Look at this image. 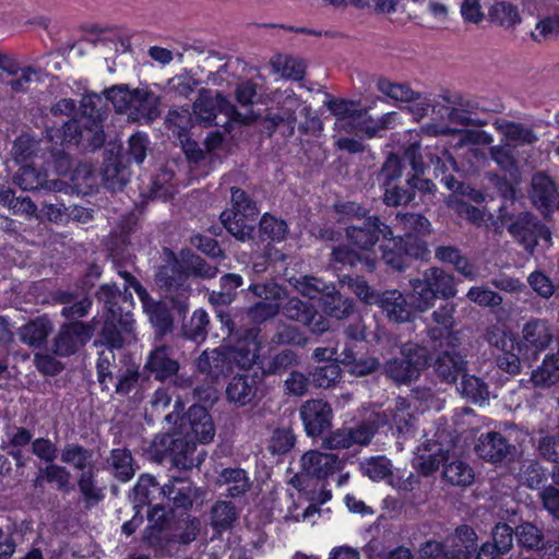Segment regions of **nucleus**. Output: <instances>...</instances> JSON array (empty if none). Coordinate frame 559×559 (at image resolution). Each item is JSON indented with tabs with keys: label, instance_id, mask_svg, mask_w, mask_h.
I'll return each instance as SVG.
<instances>
[{
	"label": "nucleus",
	"instance_id": "nucleus-1",
	"mask_svg": "<svg viewBox=\"0 0 559 559\" xmlns=\"http://www.w3.org/2000/svg\"><path fill=\"white\" fill-rule=\"evenodd\" d=\"M417 412L413 403L399 396L394 406L384 412H372L353 426H342L322 439L328 450H346L352 447H365L370 443L380 427L389 425L399 435H413L416 429Z\"/></svg>",
	"mask_w": 559,
	"mask_h": 559
},
{
	"label": "nucleus",
	"instance_id": "nucleus-2",
	"mask_svg": "<svg viewBox=\"0 0 559 559\" xmlns=\"http://www.w3.org/2000/svg\"><path fill=\"white\" fill-rule=\"evenodd\" d=\"M258 335V329H247L243 338L234 346L204 350L195 361L198 371L211 381H218L236 370H249L259 356Z\"/></svg>",
	"mask_w": 559,
	"mask_h": 559
},
{
	"label": "nucleus",
	"instance_id": "nucleus-3",
	"mask_svg": "<svg viewBox=\"0 0 559 559\" xmlns=\"http://www.w3.org/2000/svg\"><path fill=\"white\" fill-rule=\"evenodd\" d=\"M218 267L206 262L200 255L191 254L185 260V265L178 261L162 265L156 275L155 283L163 292L165 298L169 299L173 307L185 314L189 308L191 286L188 283L189 276L210 280L217 275Z\"/></svg>",
	"mask_w": 559,
	"mask_h": 559
},
{
	"label": "nucleus",
	"instance_id": "nucleus-4",
	"mask_svg": "<svg viewBox=\"0 0 559 559\" xmlns=\"http://www.w3.org/2000/svg\"><path fill=\"white\" fill-rule=\"evenodd\" d=\"M63 464L80 471L78 487L87 506H94L104 499L103 490L95 480L94 451L78 442L66 443L60 452Z\"/></svg>",
	"mask_w": 559,
	"mask_h": 559
},
{
	"label": "nucleus",
	"instance_id": "nucleus-5",
	"mask_svg": "<svg viewBox=\"0 0 559 559\" xmlns=\"http://www.w3.org/2000/svg\"><path fill=\"white\" fill-rule=\"evenodd\" d=\"M56 136L61 139L62 144H73L88 152H94L105 143L103 124L98 115L94 114L93 107L90 115L83 112L79 119L66 122L62 130L56 131Z\"/></svg>",
	"mask_w": 559,
	"mask_h": 559
},
{
	"label": "nucleus",
	"instance_id": "nucleus-6",
	"mask_svg": "<svg viewBox=\"0 0 559 559\" xmlns=\"http://www.w3.org/2000/svg\"><path fill=\"white\" fill-rule=\"evenodd\" d=\"M297 111L306 119L298 126L302 134H316L322 130V122L312 114L311 107L302 103L293 91L286 90L278 100L277 112L275 114L278 115L280 118H283L284 126L286 127L285 134L287 136H292L295 132Z\"/></svg>",
	"mask_w": 559,
	"mask_h": 559
},
{
	"label": "nucleus",
	"instance_id": "nucleus-7",
	"mask_svg": "<svg viewBox=\"0 0 559 559\" xmlns=\"http://www.w3.org/2000/svg\"><path fill=\"white\" fill-rule=\"evenodd\" d=\"M195 118L205 127H225L229 121H239L240 114L222 94L213 97L210 92L203 91L193 104Z\"/></svg>",
	"mask_w": 559,
	"mask_h": 559
},
{
	"label": "nucleus",
	"instance_id": "nucleus-8",
	"mask_svg": "<svg viewBox=\"0 0 559 559\" xmlns=\"http://www.w3.org/2000/svg\"><path fill=\"white\" fill-rule=\"evenodd\" d=\"M508 231L531 253L539 240H544L547 246L550 245V230L536 216L530 213L520 214L508 226Z\"/></svg>",
	"mask_w": 559,
	"mask_h": 559
},
{
	"label": "nucleus",
	"instance_id": "nucleus-9",
	"mask_svg": "<svg viewBox=\"0 0 559 559\" xmlns=\"http://www.w3.org/2000/svg\"><path fill=\"white\" fill-rule=\"evenodd\" d=\"M345 235L353 246L369 251L377 245L380 238L388 239L391 237L392 229L381 222L378 216H368L358 224L347 226Z\"/></svg>",
	"mask_w": 559,
	"mask_h": 559
},
{
	"label": "nucleus",
	"instance_id": "nucleus-10",
	"mask_svg": "<svg viewBox=\"0 0 559 559\" xmlns=\"http://www.w3.org/2000/svg\"><path fill=\"white\" fill-rule=\"evenodd\" d=\"M475 452L484 461L498 465L513 461L518 451L501 432L488 431L479 436Z\"/></svg>",
	"mask_w": 559,
	"mask_h": 559
},
{
	"label": "nucleus",
	"instance_id": "nucleus-11",
	"mask_svg": "<svg viewBox=\"0 0 559 559\" xmlns=\"http://www.w3.org/2000/svg\"><path fill=\"white\" fill-rule=\"evenodd\" d=\"M282 314L288 320L299 322L313 334H322L330 329L329 321L316 307L298 297H289L281 305Z\"/></svg>",
	"mask_w": 559,
	"mask_h": 559
},
{
	"label": "nucleus",
	"instance_id": "nucleus-12",
	"mask_svg": "<svg viewBox=\"0 0 559 559\" xmlns=\"http://www.w3.org/2000/svg\"><path fill=\"white\" fill-rule=\"evenodd\" d=\"M522 342L516 344L518 350L525 359H536L554 340L551 325L546 320L532 319L522 329Z\"/></svg>",
	"mask_w": 559,
	"mask_h": 559
},
{
	"label": "nucleus",
	"instance_id": "nucleus-13",
	"mask_svg": "<svg viewBox=\"0 0 559 559\" xmlns=\"http://www.w3.org/2000/svg\"><path fill=\"white\" fill-rule=\"evenodd\" d=\"M94 326L91 323L74 321L61 325L59 333L55 337V353L66 357L76 353L93 336Z\"/></svg>",
	"mask_w": 559,
	"mask_h": 559
},
{
	"label": "nucleus",
	"instance_id": "nucleus-14",
	"mask_svg": "<svg viewBox=\"0 0 559 559\" xmlns=\"http://www.w3.org/2000/svg\"><path fill=\"white\" fill-rule=\"evenodd\" d=\"M181 433L193 439L197 443H207L215 436V427L211 415L205 407L192 405L187 414L180 418Z\"/></svg>",
	"mask_w": 559,
	"mask_h": 559
},
{
	"label": "nucleus",
	"instance_id": "nucleus-15",
	"mask_svg": "<svg viewBox=\"0 0 559 559\" xmlns=\"http://www.w3.org/2000/svg\"><path fill=\"white\" fill-rule=\"evenodd\" d=\"M377 87L390 98L409 104L408 108L416 119L426 116L431 106L430 99L426 95L413 91L407 84L392 83L381 78L377 82Z\"/></svg>",
	"mask_w": 559,
	"mask_h": 559
},
{
	"label": "nucleus",
	"instance_id": "nucleus-16",
	"mask_svg": "<svg viewBox=\"0 0 559 559\" xmlns=\"http://www.w3.org/2000/svg\"><path fill=\"white\" fill-rule=\"evenodd\" d=\"M147 516L151 524L144 531V542L154 549H164L174 544L173 520L167 516L165 508L156 504Z\"/></svg>",
	"mask_w": 559,
	"mask_h": 559
},
{
	"label": "nucleus",
	"instance_id": "nucleus-17",
	"mask_svg": "<svg viewBox=\"0 0 559 559\" xmlns=\"http://www.w3.org/2000/svg\"><path fill=\"white\" fill-rule=\"evenodd\" d=\"M389 119L390 115H384L380 119L374 120L368 114L367 109L357 108L354 112L346 116V118L336 119L334 129L345 133H365L369 138H372L379 130L386 127Z\"/></svg>",
	"mask_w": 559,
	"mask_h": 559
},
{
	"label": "nucleus",
	"instance_id": "nucleus-18",
	"mask_svg": "<svg viewBox=\"0 0 559 559\" xmlns=\"http://www.w3.org/2000/svg\"><path fill=\"white\" fill-rule=\"evenodd\" d=\"M300 417L309 436H319L331 426L333 411L323 400H309L300 407Z\"/></svg>",
	"mask_w": 559,
	"mask_h": 559
},
{
	"label": "nucleus",
	"instance_id": "nucleus-19",
	"mask_svg": "<svg viewBox=\"0 0 559 559\" xmlns=\"http://www.w3.org/2000/svg\"><path fill=\"white\" fill-rule=\"evenodd\" d=\"M13 182L24 191L59 192L66 188L63 181L48 179L46 171L36 169L32 165L21 166L13 177Z\"/></svg>",
	"mask_w": 559,
	"mask_h": 559
},
{
	"label": "nucleus",
	"instance_id": "nucleus-20",
	"mask_svg": "<svg viewBox=\"0 0 559 559\" xmlns=\"http://www.w3.org/2000/svg\"><path fill=\"white\" fill-rule=\"evenodd\" d=\"M160 493L171 501L174 508L189 510L202 495V490L192 485L188 478L171 477L160 487Z\"/></svg>",
	"mask_w": 559,
	"mask_h": 559
},
{
	"label": "nucleus",
	"instance_id": "nucleus-21",
	"mask_svg": "<svg viewBox=\"0 0 559 559\" xmlns=\"http://www.w3.org/2000/svg\"><path fill=\"white\" fill-rule=\"evenodd\" d=\"M376 304L379 305L391 322L406 323L414 320V305L409 304L397 289L382 293Z\"/></svg>",
	"mask_w": 559,
	"mask_h": 559
},
{
	"label": "nucleus",
	"instance_id": "nucleus-22",
	"mask_svg": "<svg viewBox=\"0 0 559 559\" xmlns=\"http://www.w3.org/2000/svg\"><path fill=\"white\" fill-rule=\"evenodd\" d=\"M144 370L155 380L165 382L178 373L179 362L171 357V349L166 345L156 346L150 352Z\"/></svg>",
	"mask_w": 559,
	"mask_h": 559
},
{
	"label": "nucleus",
	"instance_id": "nucleus-23",
	"mask_svg": "<svg viewBox=\"0 0 559 559\" xmlns=\"http://www.w3.org/2000/svg\"><path fill=\"white\" fill-rule=\"evenodd\" d=\"M343 460L336 454L319 451L306 452L301 457L302 471L312 477L326 478L343 467Z\"/></svg>",
	"mask_w": 559,
	"mask_h": 559
},
{
	"label": "nucleus",
	"instance_id": "nucleus-24",
	"mask_svg": "<svg viewBox=\"0 0 559 559\" xmlns=\"http://www.w3.org/2000/svg\"><path fill=\"white\" fill-rule=\"evenodd\" d=\"M467 368L465 358L455 350V347H450L440 352L433 362V370L437 377L445 383H455L457 378L462 376Z\"/></svg>",
	"mask_w": 559,
	"mask_h": 559
},
{
	"label": "nucleus",
	"instance_id": "nucleus-25",
	"mask_svg": "<svg viewBox=\"0 0 559 559\" xmlns=\"http://www.w3.org/2000/svg\"><path fill=\"white\" fill-rule=\"evenodd\" d=\"M450 459V451L444 450L437 442H426L417 449L414 459V466L424 476H429L437 472L440 466L444 467V463Z\"/></svg>",
	"mask_w": 559,
	"mask_h": 559
},
{
	"label": "nucleus",
	"instance_id": "nucleus-26",
	"mask_svg": "<svg viewBox=\"0 0 559 559\" xmlns=\"http://www.w3.org/2000/svg\"><path fill=\"white\" fill-rule=\"evenodd\" d=\"M258 384L254 377L248 373L235 376L226 386V399L236 407L249 405L255 397Z\"/></svg>",
	"mask_w": 559,
	"mask_h": 559
},
{
	"label": "nucleus",
	"instance_id": "nucleus-27",
	"mask_svg": "<svg viewBox=\"0 0 559 559\" xmlns=\"http://www.w3.org/2000/svg\"><path fill=\"white\" fill-rule=\"evenodd\" d=\"M531 199L536 207L550 211L559 200L555 182L543 173L536 174L532 179Z\"/></svg>",
	"mask_w": 559,
	"mask_h": 559
},
{
	"label": "nucleus",
	"instance_id": "nucleus-28",
	"mask_svg": "<svg viewBox=\"0 0 559 559\" xmlns=\"http://www.w3.org/2000/svg\"><path fill=\"white\" fill-rule=\"evenodd\" d=\"M257 218L229 209L223 211L219 215V219L226 230L240 241L252 238Z\"/></svg>",
	"mask_w": 559,
	"mask_h": 559
},
{
	"label": "nucleus",
	"instance_id": "nucleus-29",
	"mask_svg": "<svg viewBox=\"0 0 559 559\" xmlns=\"http://www.w3.org/2000/svg\"><path fill=\"white\" fill-rule=\"evenodd\" d=\"M139 368L134 365L124 366L117 370L115 393L120 396H130L134 400H142L143 383Z\"/></svg>",
	"mask_w": 559,
	"mask_h": 559
},
{
	"label": "nucleus",
	"instance_id": "nucleus-30",
	"mask_svg": "<svg viewBox=\"0 0 559 559\" xmlns=\"http://www.w3.org/2000/svg\"><path fill=\"white\" fill-rule=\"evenodd\" d=\"M144 312L155 329L157 337H163L173 329V317L167 306L154 300L146 292L145 298H140Z\"/></svg>",
	"mask_w": 559,
	"mask_h": 559
},
{
	"label": "nucleus",
	"instance_id": "nucleus-31",
	"mask_svg": "<svg viewBox=\"0 0 559 559\" xmlns=\"http://www.w3.org/2000/svg\"><path fill=\"white\" fill-rule=\"evenodd\" d=\"M493 126L504 140L514 145H532L538 141V136L532 127L513 122L507 119H496Z\"/></svg>",
	"mask_w": 559,
	"mask_h": 559
},
{
	"label": "nucleus",
	"instance_id": "nucleus-32",
	"mask_svg": "<svg viewBox=\"0 0 559 559\" xmlns=\"http://www.w3.org/2000/svg\"><path fill=\"white\" fill-rule=\"evenodd\" d=\"M158 97L147 90L136 88L129 116L136 121H152L158 117Z\"/></svg>",
	"mask_w": 559,
	"mask_h": 559
},
{
	"label": "nucleus",
	"instance_id": "nucleus-33",
	"mask_svg": "<svg viewBox=\"0 0 559 559\" xmlns=\"http://www.w3.org/2000/svg\"><path fill=\"white\" fill-rule=\"evenodd\" d=\"M435 258L454 266L456 272L467 280L477 277V269L469 259L455 246H438L435 250Z\"/></svg>",
	"mask_w": 559,
	"mask_h": 559
},
{
	"label": "nucleus",
	"instance_id": "nucleus-34",
	"mask_svg": "<svg viewBox=\"0 0 559 559\" xmlns=\"http://www.w3.org/2000/svg\"><path fill=\"white\" fill-rule=\"evenodd\" d=\"M107 469L119 481L127 483L135 474V465L130 450L126 448L112 449L106 459Z\"/></svg>",
	"mask_w": 559,
	"mask_h": 559
},
{
	"label": "nucleus",
	"instance_id": "nucleus-35",
	"mask_svg": "<svg viewBox=\"0 0 559 559\" xmlns=\"http://www.w3.org/2000/svg\"><path fill=\"white\" fill-rule=\"evenodd\" d=\"M52 331V323L46 317H38L19 329L20 341L32 347H40Z\"/></svg>",
	"mask_w": 559,
	"mask_h": 559
},
{
	"label": "nucleus",
	"instance_id": "nucleus-36",
	"mask_svg": "<svg viewBox=\"0 0 559 559\" xmlns=\"http://www.w3.org/2000/svg\"><path fill=\"white\" fill-rule=\"evenodd\" d=\"M197 442L181 433V429L174 432V444L171 447L170 461L180 469H190L194 465L192 457Z\"/></svg>",
	"mask_w": 559,
	"mask_h": 559
},
{
	"label": "nucleus",
	"instance_id": "nucleus-37",
	"mask_svg": "<svg viewBox=\"0 0 559 559\" xmlns=\"http://www.w3.org/2000/svg\"><path fill=\"white\" fill-rule=\"evenodd\" d=\"M423 277L437 297L449 299L456 295L454 276L444 270L437 266L428 267L423 272Z\"/></svg>",
	"mask_w": 559,
	"mask_h": 559
},
{
	"label": "nucleus",
	"instance_id": "nucleus-38",
	"mask_svg": "<svg viewBox=\"0 0 559 559\" xmlns=\"http://www.w3.org/2000/svg\"><path fill=\"white\" fill-rule=\"evenodd\" d=\"M219 486H226V496L238 498L250 489L248 474L242 468H224L217 477Z\"/></svg>",
	"mask_w": 559,
	"mask_h": 559
},
{
	"label": "nucleus",
	"instance_id": "nucleus-39",
	"mask_svg": "<svg viewBox=\"0 0 559 559\" xmlns=\"http://www.w3.org/2000/svg\"><path fill=\"white\" fill-rule=\"evenodd\" d=\"M442 478L453 486H469L474 480L473 468L459 457L451 455L444 463Z\"/></svg>",
	"mask_w": 559,
	"mask_h": 559
},
{
	"label": "nucleus",
	"instance_id": "nucleus-40",
	"mask_svg": "<svg viewBox=\"0 0 559 559\" xmlns=\"http://www.w3.org/2000/svg\"><path fill=\"white\" fill-rule=\"evenodd\" d=\"M323 311L337 320L349 317L354 311V302L350 298L344 297L333 286L332 292H328L321 299Z\"/></svg>",
	"mask_w": 559,
	"mask_h": 559
},
{
	"label": "nucleus",
	"instance_id": "nucleus-41",
	"mask_svg": "<svg viewBox=\"0 0 559 559\" xmlns=\"http://www.w3.org/2000/svg\"><path fill=\"white\" fill-rule=\"evenodd\" d=\"M383 372L390 380L400 385L409 384L419 378L415 368L411 367L403 355L386 360L383 366Z\"/></svg>",
	"mask_w": 559,
	"mask_h": 559
},
{
	"label": "nucleus",
	"instance_id": "nucleus-42",
	"mask_svg": "<svg viewBox=\"0 0 559 559\" xmlns=\"http://www.w3.org/2000/svg\"><path fill=\"white\" fill-rule=\"evenodd\" d=\"M396 226L405 231V237L427 236L431 231L430 222L419 213H399Z\"/></svg>",
	"mask_w": 559,
	"mask_h": 559
},
{
	"label": "nucleus",
	"instance_id": "nucleus-43",
	"mask_svg": "<svg viewBox=\"0 0 559 559\" xmlns=\"http://www.w3.org/2000/svg\"><path fill=\"white\" fill-rule=\"evenodd\" d=\"M221 290L211 292L209 300L213 305H229L236 297V290L242 285V277L239 274L227 273L219 280Z\"/></svg>",
	"mask_w": 559,
	"mask_h": 559
},
{
	"label": "nucleus",
	"instance_id": "nucleus-44",
	"mask_svg": "<svg viewBox=\"0 0 559 559\" xmlns=\"http://www.w3.org/2000/svg\"><path fill=\"white\" fill-rule=\"evenodd\" d=\"M122 368L117 364L115 350L105 348L98 355L96 362L97 380L103 390H108V384L116 379L117 370Z\"/></svg>",
	"mask_w": 559,
	"mask_h": 559
},
{
	"label": "nucleus",
	"instance_id": "nucleus-45",
	"mask_svg": "<svg viewBox=\"0 0 559 559\" xmlns=\"http://www.w3.org/2000/svg\"><path fill=\"white\" fill-rule=\"evenodd\" d=\"M211 525L218 532L230 528L238 518L236 507L230 501H216L210 512Z\"/></svg>",
	"mask_w": 559,
	"mask_h": 559
},
{
	"label": "nucleus",
	"instance_id": "nucleus-46",
	"mask_svg": "<svg viewBox=\"0 0 559 559\" xmlns=\"http://www.w3.org/2000/svg\"><path fill=\"white\" fill-rule=\"evenodd\" d=\"M298 365V355L292 349H283L267 360L262 361L264 376H280Z\"/></svg>",
	"mask_w": 559,
	"mask_h": 559
},
{
	"label": "nucleus",
	"instance_id": "nucleus-47",
	"mask_svg": "<svg viewBox=\"0 0 559 559\" xmlns=\"http://www.w3.org/2000/svg\"><path fill=\"white\" fill-rule=\"evenodd\" d=\"M559 359L556 355L547 356L543 365L532 372L531 380L536 386L549 388L559 382Z\"/></svg>",
	"mask_w": 559,
	"mask_h": 559
},
{
	"label": "nucleus",
	"instance_id": "nucleus-48",
	"mask_svg": "<svg viewBox=\"0 0 559 559\" xmlns=\"http://www.w3.org/2000/svg\"><path fill=\"white\" fill-rule=\"evenodd\" d=\"M477 539L474 530L467 525L459 526L455 530L453 538L454 552H451V559H468L472 551L475 550Z\"/></svg>",
	"mask_w": 559,
	"mask_h": 559
},
{
	"label": "nucleus",
	"instance_id": "nucleus-49",
	"mask_svg": "<svg viewBox=\"0 0 559 559\" xmlns=\"http://www.w3.org/2000/svg\"><path fill=\"white\" fill-rule=\"evenodd\" d=\"M409 285L413 290L412 299L416 311L426 312L433 307L438 297L423 276L411 280Z\"/></svg>",
	"mask_w": 559,
	"mask_h": 559
},
{
	"label": "nucleus",
	"instance_id": "nucleus-50",
	"mask_svg": "<svg viewBox=\"0 0 559 559\" xmlns=\"http://www.w3.org/2000/svg\"><path fill=\"white\" fill-rule=\"evenodd\" d=\"M295 288L309 299H322L328 292H332L333 284L324 282L322 278L304 275L294 280Z\"/></svg>",
	"mask_w": 559,
	"mask_h": 559
},
{
	"label": "nucleus",
	"instance_id": "nucleus-51",
	"mask_svg": "<svg viewBox=\"0 0 559 559\" xmlns=\"http://www.w3.org/2000/svg\"><path fill=\"white\" fill-rule=\"evenodd\" d=\"M341 374V367L335 361L316 366L310 371L312 383L318 388L324 389L334 386L340 381Z\"/></svg>",
	"mask_w": 559,
	"mask_h": 559
},
{
	"label": "nucleus",
	"instance_id": "nucleus-52",
	"mask_svg": "<svg viewBox=\"0 0 559 559\" xmlns=\"http://www.w3.org/2000/svg\"><path fill=\"white\" fill-rule=\"evenodd\" d=\"M459 391L474 403H483L489 399L487 383L478 377L467 374L466 371L462 374Z\"/></svg>",
	"mask_w": 559,
	"mask_h": 559
},
{
	"label": "nucleus",
	"instance_id": "nucleus-53",
	"mask_svg": "<svg viewBox=\"0 0 559 559\" xmlns=\"http://www.w3.org/2000/svg\"><path fill=\"white\" fill-rule=\"evenodd\" d=\"M490 21L506 28L514 27L521 22L519 11L510 2H496L489 10Z\"/></svg>",
	"mask_w": 559,
	"mask_h": 559
},
{
	"label": "nucleus",
	"instance_id": "nucleus-54",
	"mask_svg": "<svg viewBox=\"0 0 559 559\" xmlns=\"http://www.w3.org/2000/svg\"><path fill=\"white\" fill-rule=\"evenodd\" d=\"M449 209L453 210L460 217L466 219L475 226H481L485 223V212L480 209L457 198V195H449L447 201Z\"/></svg>",
	"mask_w": 559,
	"mask_h": 559
},
{
	"label": "nucleus",
	"instance_id": "nucleus-55",
	"mask_svg": "<svg viewBox=\"0 0 559 559\" xmlns=\"http://www.w3.org/2000/svg\"><path fill=\"white\" fill-rule=\"evenodd\" d=\"M401 355L409 362L412 368H415L419 377L421 371L425 370L431 361L429 349L416 343L404 344L401 348Z\"/></svg>",
	"mask_w": 559,
	"mask_h": 559
},
{
	"label": "nucleus",
	"instance_id": "nucleus-56",
	"mask_svg": "<svg viewBox=\"0 0 559 559\" xmlns=\"http://www.w3.org/2000/svg\"><path fill=\"white\" fill-rule=\"evenodd\" d=\"M173 532L175 543L190 544L197 539L200 533V521L194 516L186 515L177 521H173Z\"/></svg>",
	"mask_w": 559,
	"mask_h": 559
},
{
	"label": "nucleus",
	"instance_id": "nucleus-57",
	"mask_svg": "<svg viewBox=\"0 0 559 559\" xmlns=\"http://www.w3.org/2000/svg\"><path fill=\"white\" fill-rule=\"evenodd\" d=\"M403 170V159L396 154H390L378 174L380 187L383 189L400 182Z\"/></svg>",
	"mask_w": 559,
	"mask_h": 559
},
{
	"label": "nucleus",
	"instance_id": "nucleus-58",
	"mask_svg": "<svg viewBox=\"0 0 559 559\" xmlns=\"http://www.w3.org/2000/svg\"><path fill=\"white\" fill-rule=\"evenodd\" d=\"M40 474L47 483L56 485L59 491L69 492L73 488L70 481L71 474L63 465L52 462L41 468Z\"/></svg>",
	"mask_w": 559,
	"mask_h": 559
},
{
	"label": "nucleus",
	"instance_id": "nucleus-59",
	"mask_svg": "<svg viewBox=\"0 0 559 559\" xmlns=\"http://www.w3.org/2000/svg\"><path fill=\"white\" fill-rule=\"evenodd\" d=\"M519 546L528 550L539 549L543 546L544 534L542 530L530 522H525L515 528Z\"/></svg>",
	"mask_w": 559,
	"mask_h": 559
},
{
	"label": "nucleus",
	"instance_id": "nucleus-60",
	"mask_svg": "<svg viewBox=\"0 0 559 559\" xmlns=\"http://www.w3.org/2000/svg\"><path fill=\"white\" fill-rule=\"evenodd\" d=\"M388 240L389 243L381 246L383 261L396 271L404 270L407 262L400 239L392 235Z\"/></svg>",
	"mask_w": 559,
	"mask_h": 559
},
{
	"label": "nucleus",
	"instance_id": "nucleus-61",
	"mask_svg": "<svg viewBox=\"0 0 559 559\" xmlns=\"http://www.w3.org/2000/svg\"><path fill=\"white\" fill-rule=\"evenodd\" d=\"M0 204L7 206L13 214L33 216L37 211V206L28 197L16 198L12 189L0 193Z\"/></svg>",
	"mask_w": 559,
	"mask_h": 559
},
{
	"label": "nucleus",
	"instance_id": "nucleus-62",
	"mask_svg": "<svg viewBox=\"0 0 559 559\" xmlns=\"http://www.w3.org/2000/svg\"><path fill=\"white\" fill-rule=\"evenodd\" d=\"M270 342L273 345L304 346L307 344V337L298 328L283 323L278 325Z\"/></svg>",
	"mask_w": 559,
	"mask_h": 559
},
{
	"label": "nucleus",
	"instance_id": "nucleus-63",
	"mask_svg": "<svg viewBox=\"0 0 559 559\" xmlns=\"http://www.w3.org/2000/svg\"><path fill=\"white\" fill-rule=\"evenodd\" d=\"M166 123L168 129L181 139L187 135L192 124V115L188 108L171 109L166 117Z\"/></svg>",
	"mask_w": 559,
	"mask_h": 559
},
{
	"label": "nucleus",
	"instance_id": "nucleus-64",
	"mask_svg": "<svg viewBox=\"0 0 559 559\" xmlns=\"http://www.w3.org/2000/svg\"><path fill=\"white\" fill-rule=\"evenodd\" d=\"M259 226L261 235L273 241L284 240L288 233L286 222L270 214H264L262 216Z\"/></svg>",
	"mask_w": 559,
	"mask_h": 559
}]
</instances>
